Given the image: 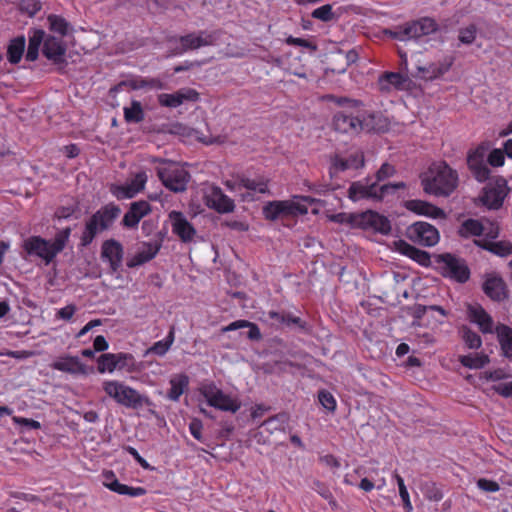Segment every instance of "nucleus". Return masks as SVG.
Here are the masks:
<instances>
[{"label":"nucleus","mask_w":512,"mask_h":512,"mask_svg":"<svg viewBox=\"0 0 512 512\" xmlns=\"http://www.w3.org/2000/svg\"><path fill=\"white\" fill-rule=\"evenodd\" d=\"M217 40V37L213 33L201 32L197 37H194V49L213 45Z\"/></svg>","instance_id":"4d7b16f0"},{"label":"nucleus","mask_w":512,"mask_h":512,"mask_svg":"<svg viewBox=\"0 0 512 512\" xmlns=\"http://www.w3.org/2000/svg\"><path fill=\"white\" fill-rule=\"evenodd\" d=\"M407 235L414 243L428 247L436 245L440 238L438 230L433 225L422 221L410 225Z\"/></svg>","instance_id":"1a4fd4ad"},{"label":"nucleus","mask_w":512,"mask_h":512,"mask_svg":"<svg viewBox=\"0 0 512 512\" xmlns=\"http://www.w3.org/2000/svg\"><path fill=\"white\" fill-rule=\"evenodd\" d=\"M495 331L503 356L512 359V329L505 324H499Z\"/></svg>","instance_id":"72a5a7b5"},{"label":"nucleus","mask_w":512,"mask_h":512,"mask_svg":"<svg viewBox=\"0 0 512 512\" xmlns=\"http://www.w3.org/2000/svg\"><path fill=\"white\" fill-rule=\"evenodd\" d=\"M395 245L401 254L411 258L420 265L428 266L430 264V254L427 251L416 248L404 240L395 242Z\"/></svg>","instance_id":"c85d7f7f"},{"label":"nucleus","mask_w":512,"mask_h":512,"mask_svg":"<svg viewBox=\"0 0 512 512\" xmlns=\"http://www.w3.org/2000/svg\"><path fill=\"white\" fill-rule=\"evenodd\" d=\"M467 319L478 326L483 334L493 333L494 321L486 310L478 303L467 304Z\"/></svg>","instance_id":"4468645a"},{"label":"nucleus","mask_w":512,"mask_h":512,"mask_svg":"<svg viewBox=\"0 0 512 512\" xmlns=\"http://www.w3.org/2000/svg\"><path fill=\"white\" fill-rule=\"evenodd\" d=\"M477 35V26L474 23L459 29L458 40L461 44L471 45L474 43Z\"/></svg>","instance_id":"3c124183"},{"label":"nucleus","mask_w":512,"mask_h":512,"mask_svg":"<svg viewBox=\"0 0 512 512\" xmlns=\"http://www.w3.org/2000/svg\"><path fill=\"white\" fill-rule=\"evenodd\" d=\"M458 333L468 349L477 350L482 346V339L480 335L473 331L469 326L462 325L459 327Z\"/></svg>","instance_id":"a19ab883"},{"label":"nucleus","mask_w":512,"mask_h":512,"mask_svg":"<svg viewBox=\"0 0 512 512\" xmlns=\"http://www.w3.org/2000/svg\"><path fill=\"white\" fill-rule=\"evenodd\" d=\"M120 213L121 209L118 205L114 203H108L102 206L92 216L97 221L100 229L104 231L113 225L115 220L119 217Z\"/></svg>","instance_id":"5701e85b"},{"label":"nucleus","mask_w":512,"mask_h":512,"mask_svg":"<svg viewBox=\"0 0 512 512\" xmlns=\"http://www.w3.org/2000/svg\"><path fill=\"white\" fill-rule=\"evenodd\" d=\"M152 211V207L149 202L145 200H139L132 202L129 209L124 214L122 219L123 227L127 229L137 228L139 222Z\"/></svg>","instance_id":"2eb2a0df"},{"label":"nucleus","mask_w":512,"mask_h":512,"mask_svg":"<svg viewBox=\"0 0 512 512\" xmlns=\"http://www.w3.org/2000/svg\"><path fill=\"white\" fill-rule=\"evenodd\" d=\"M43 55L54 64L66 63L65 54L66 46L62 39L52 35L44 36L43 40Z\"/></svg>","instance_id":"dca6fc26"},{"label":"nucleus","mask_w":512,"mask_h":512,"mask_svg":"<svg viewBox=\"0 0 512 512\" xmlns=\"http://www.w3.org/2000/svg\"><path fill=\"white\" fill-rule=\"evenodd\" d=\"M104 477V486L117 494L128 495L130 497H140L146 494V489L143 487H132L120 483L112 471L104 473Z\"/></svg>","instance_id":"aec40b11"},{"label":"nucleus","mask_w":512,"mask_h":512,"mask_svg":"<svg viewBox=\"0 0 512 512\" xmlns=\"http://www.w3.org/2000/svg\"><path fill=\"white\" fill-rule=\"evenodd\" d=\"M365 165L364 154L361 150H357L351 153L347 158L341 157L339 154H335L330 158L329 173L331 177L339 172H344L349 169H360Z\"/></svg>","instance_id":"9b49d317"},{"label":"nucleus","mask_w":512,"mask_h":512,"mask_svg":"<svg viewBox=\"0 0 512 512\" xmlns=\"http://www.w3.org/2000/svg\"><path fill=\"white\" fill-rule=\"evenodd\" d=\"M407 78L398 72H385L379 77L378 85L382 92H390L392 89H403Z\"/></svg>","instance_id":"7c9ffc66"},{"label":"nucleus","mask_w":512,"mask_h":512,"mask_svg":"<svg viewBox=\"0 0 512 512\" xmlns=\"http://www.w3.org/2000/svg\"><path fill=\"white\" fill-rule=\"evenodd\" d=\"M26 39L23 35L11 39L7 46V60L9 63L18 64L24 54Z\"/></svg>","instance_id":"c9c22d12"},{"label":"nucleus","mask_w":512,"mask_h":512,"mask_svg":"<svg viewBox=\"0 0 512 512\" xmlns=\"http://www.w3.org/2000/svg\"><path fill=\"white\" fill-rule=\"evenodd\" d=\"M332 126L335 131L346 134H358L363 129L362 121L358 117L342 111L333 116Z\"/></svg>","instance_id":"a211bd4d"},{"label":"nucleus","mask_w":512,"mask_h":512,"mask_svg":"<svg viewBox=\"0 0 512 512\" xmlns=\"http://www.w3.org/2000/svg\"><path fill=\"white\" fill-rule=\"evenodd\" d=\"M116 356H124L125 358L119 359V364L117 365V369L119 370H126V371H132L135 366V360L133 355L129 353H115Z\"/></svg>","instance_id":"13d9d810"},{"label":"nucleus","mask_w":512,"mask_h":512,"mask_svg":"<svg viewBox=\"0 0 512 512\" xmlns=\"http://www.w3.org/2000/svg\"><path fill=\"white\" fill-rule=\"evenodd\" d=\"M406 184L404 182L388 183L380 187L376 184V200H382L387 194L394 193L398 189H405Z\"/></svg>","instance_id":"864d4df0"},{"label":"nucleus","mask_w":512,"mask_h":512,"mask_svg":"<svg viewBox=\"0 0 512 512\" xmlns=\"http://www.w3.org/2000/svg\"><path fill=\"white\" fill-rule=\"evenodd\" d=\"M485 230L486 226L481 221L470 218L461 223L457 233L461 238L467 239L472 236L479 237Z\"/></svg>","instance_id":"e433bc0d"},{"label":"nucleus","mask_w":512,"mask_h":512,"mask_svg":"<svg viewBox=\"0 0 512 512\" xmlns=\"http://www.w3.org/2000/svg\"><path fill=\"white\" fill-rule=\"evenodd\" d=\"M174 341V330L171 329L168 333V335L160 340L155 342L150 348L147 349L146 355L148 354H154L157 356H163L165 355L168 350L170 349L171 345Z\"/></svg>","instance_id":"c03bdc74"},{"label":"nucleus","mask_w":512,"mask_h":512,"mask_svg":"<svg viewBox=\"0 0 512 512\" xmlns=\"http://www.w3.org/2000/svg\"><path fill=\"white\" fill-rule=\"evenodd\" d=\"M189 96H185L179 92L173 94L162 93L158 95V102L161 106L176 108L180 106L185 98Z\"/></svg>","instance_id":"09e8293b"},{"label":"nucleus","mask_w":512,"mask_h":512,"mask_svg":"<svg viewBox=\"0 0 512 512\" xmlns=\"http://www.w3.org/2000/svg\"><path fill=\"white\" fill-rule=\"evenodd\" d=\"M45 32L42 29H31L29 31L28 48L25 55L27 61L34 62L39 55V48L43 43Z\"/></svg>","instance_id":"473e14b6"},{"label":"nucleus","mask_w":512,"mask_h":512,"mask_svg":"<svg viewBox=\"0 0 512 512\" xmlns=\"http://www.w3.org/2000/svg\"><path fill=\"white\" fill-rule=\"evenodd\" d=\"M396 173V169L389 163H383L379 170L376 172V182L384 181L385 179L392 177Z\"/></svg>","instance_id":"bf43d9fd"},{"label":"nucleus","mask_w":512,"mask_h":512,"mask_svg":"<svg viewBox=\"0 0 512 512\" xmlns=\"http://www.w3.org/2000/svg\"><path fill=\"white\" fill-rule=\"evenodd\" d=\"M76 312V306L73 304L66 305L59 309L56 313V317L65 321H69Z\"/></svg>","instance_id":"338daca9"},{"label":"nucleus","mask_w":512,"mask_h":512,"mask_svg":"<svg viewBox=\"0 0 512 512\" xmlns=\"http://www.w3.org/2000/svg\"><path fill=\"white\" fill-rule=\"evenodd\" d=\"M318 399L321 405L328 411L334 412L336 410V400L330 392L326 390L319 391Z\"/></svg>","instance_id":"6e6d98bb"},{"label":"nucleus","mask_w":512,"mask_h":512,"mask_svg":"<svg viewBox=\"0 0 512 512\" xmlns=\"http://www.w3.org/2000/svg\"><path fill=\"white\" fill-rule=\"evenodd\" d=\"M144 111L139 101L133 100L130 107H124V118L130 123H139L144 120Z\"/></svg>","instance_id":"49530a36"},{"label":"nucleus","mask_w":512,"mask_h":512,"mask_svg":"<svg viewBox=\"0 0 512 512\" xmlns=\"http://www.w3.org/2000/svg\"><path fill=\"white\" fill-rule=\"evenodd\" d=\"M157 174L163 185L169 190L174 192L185 190L189 174L182 167L171 163L158 168Z\"/></svg>","instance_id":"6e6552de"},{"label":"nucleus","mask_w":512,"mask_h":512,"mask_svg":"<svg viewBox=\"0 0 512 512\" xmlns=\"http://www.w3.org/2000/svg\"><path fill=\"white\" fill-rule=\"evenodd\" d=\"M103 390L115 402L128 408H137L143 403L137 390L117 380L104 381Z\"/></svg>","instance_id":"20e7f679"},{"label":"nucleus","mask_w":512,"mask_h":512,"mask_svg":"<svg viewBox=\"0 0 512 512\" xmlns=\"http://www.w3.org/2000/svg\"><path fill=\"white\" fill-rule=\"evenodd\" d=\"M324 99L336 104L340 107H348V108H358L362 106V102L357 99H352L345 96H335L332 94L324 96Z\"/></svg>","instance_id":"603ef678"},{"label":"nucleus","mask_w":512,"mask_h":512,"mask_svg":"<svg viewBox=\"0 0 512 512\" xmlns=\"http://www.w3.org/2000/svg\"><path fill=\"white\" fill-rule=\"evenodd\" d=\"M123 256L124 248L119 241L108 239L102 243L101 259L108 262L111 273H116L121 268Z\"/></svg>","instance_id":"f8f14e48"},{"label":"nucleus","mask_w":512,"mask_h":512,"mask_svg":"<svg viewBox=\"0 0 512 512\" xmlns=\"http://www.w3.org/2000/svg\"><path fill=\"white\" fill-rule=\"evenodd\" d=\"M423 191L437 197L450 196L458 186V173L445 161L432 163L420 175Z\"/></svg>","instance_id":"f257e3e1"},{"label":"nucleus","mask_w":512,"mask_h":512,"mask_svg":"<svg viewBox=\"0 0 512 512\" xmlns=\"http://www.w3.org/2000/svg\"><path fill=\"white\" fill-rule=\"evenodd\" d=\"M267 317L273 323L283 325V326H296L300 330L306 331L307 330V323L303 321L300 317L294 316L289 312L286 311H269L267 312Z\"/></svg>","instance_id":"c756f323"},{"label":"nucleus","mask_w":512,"mask_h":512,"mask_svg":"<svg viewBox=\"0 0 512 512\" xmlns=\"http://www.w3.org/2000/svg\"><path fill=\"white\" fill-rule=\"evenodd\" d=\"M208 405L224 412L236 413L242 406L237 396L224 393L214 384H204L199 388Z\"/></svg>","instance_id":"39448f33"},{"label":"nucleus","mask_w":512,"mask_h":512,"mask_svg":"<svg viewBox=\"0 0 512 512\" xmlns=\"http://www.w3.org/2000/svg\"><path fill=\"white\" fill-rule=\"evenodd\" d=\"M504 155L501 149H493L488 155V163L493 167H501L505 162Z\"/></svg>","instance_id":"052dcab7"},{"label":"nucleus","mask_w":512,"mask_h":512,"mask_svg":"<svg viewBox=\"0 0 512 512\" xmlns=\"http://www.w3.org/2000/svg\"><path fill=\"white\" fill-rule=\"evenodd\" d=\"M435 262L442 276L451 278L459 283H465L470 278V269L466 261L451 253L437 254Z\"/></svg>","instance_id":"7ed1b4c3"},{"label":"nucleus","mask_w":512,"mask_h":512,"mask_svg":"<svg viewBox=\"0 0 512 512\" xmlns=\"http://www.w3.org/2000/svg\"><path fill=\"white\" fill-rule=\"evenodd\" d=\"M458 360L464 367L469 369H481L490 362L489 356L485 353L461 355Z\"/></svg>","instance_id":"ea45409f"},{"label":"nucleus","mask_w":512,"mask_h":512,"mask_svg":"<svg viewBox=\"0 0 512 512\" xmlns=\"http://www.w3.org/2000/svg\"><path fill=\"white\" fill-rule=\"evenodd\" d=\"M289 415L287 413H279L265 420L260 426L258 434L273 435L275 433H284L288 427Z\"/></svg>","instance_id":"b1692460"},{"label":"nucleus","mask_w":512,"mask_h":512,"mask_svg":"<svg viewBox=\"0 0 512 512\" xmlns=\"http://www.w3.org/2000/svg\"><path fill=\"white\" fill-rule=\"evenodd\" d=\"M171 388L168 396L171 400H178L179 397L187 390L189 385V377L184 374H176L170 379Z\"/></svg>","instance_id":"58836bf2"},{"label":"nucleus","mask_w":512,"mask_h":512,"mask_svg":"<svg viewBox=\"0 0 512 512\" xmlns=\"http://www.w3.org/2000/svg\"><path fill=\"white\" fill-rule=\"evenodd\" d=\"M12 420L15 424L24 426L28 430H37V429L41 428L40 422L33 420V419L24 418V417H20V416H14Z\"/></svg>","instance_id":"680f3d73"},{"label":"nucleus","mask_w":512,"mask_h":512,"mask_svg":"<svg viewBox=\"0 0 512 512\" xmlns=\"http://www.w3.org/2000/svg\"><path fill=\"white\" fill-rule=\"evenodd\" d=\"M242 328H248L247 338L253 341H259L262 338V334L260 332L259 327L248 320H237L230 323L227 326L222 327L221 332L226 333Z\"/></svg>","instance_id":"f704fd0d"},{"label":"nucleus","mask_w":512,"mask_h":512,"mask_svg":"<svg viewBox=\"0 0 512 512\" xmlns=\"http://www.w3.org/2000/svg\"><path fill=\"white\" fill-rule=\"evenodd\" d=\"M161 248V243L155 242H144L142 249L138 251L127 263L128 267L133 268L136 266L143 265L152 260Z\"/></svg>","instance_id":"bb28decb"},{"label":"nucleus","mask_w":512,"mask_h":512,"mask_svg":"<svg viewBox=\"0 0 512 512\" xmlns=\"http://www.w3.org/2000/svg\"><path fill=\"white\" fill-rule=\"evenodd\" d=\"M509 192L505 178L497 176L482 189L479 200L488 209L498 210Z\"/></svg>","instance_id":"423d86ee"},{"label":"nucleus","mask_w":512,"mask_h":512,"mask_svg":"<svg viewBox=\"0 0 512 512\" xmlns=\"http://www.w3.org/2000/svg\"><path fill=\"white\" fill-rule=\"evenodd\" d=\"M405 207L416 214L424 215L431 218H446L443 209L423 200H409Z\"/></svg>","instance_id":"393cba45"},{"label":"nucleus","mask_w":512,"mask_h":512,"mask_svg":"<svg viewBox=\"0 0 512 512\" xmlns=\"http://www.w3.org/2000/svg\"><path fill=\"white\" fill-rule=\"evenodd\" d=\"M474 244L500 257H506L512 254V243L509 241L491 242L483 239L474 240Z\"/></svg>","instance_id":"2f4dec72"},{"label":"nucleus","mask_w":512,"mask_h":512,"mask_svg":"<svg viewBox=\"0 0 512 512\" xmlns=\"http://www.w3.org/2000/svg\"><path fill=\"white\" fill-rule=\"evenodd\" d=\"M239 185L242 186V188H246L248 190H252L255 192H259L262 194L268 193V180L261 177L259 179H250L246 177H241L239 179Z\"/></svg>","instance_id":"a18cd8bd"},{"label":"nucleus","mask_w":512,"mask_h":512,"mask_svg":"<svg viewBox=\"0 0 512 512\" xmlns=\"http://www.w3.org/2000/svg\"><path fill=\"white\" fill-rule=\"evenodd\" d=\"M70 234L71 229L67 227L56 233L53 241L46 240L41 236H30L23 241L22 247L29 256H36L48 265L63 251Z\"/></svg>","instance_id":"f03ea898"},{"label":"nucleus","mask_w":512,"mask_h":512,"mask_svg":"<svg viewBox=\"0 0 512 512\" xmlns=\"http://www.w3.org/2000/svg\"><path fill=\"white\" fill-rule=\"evenodd\" d=\"M122 358L125 357L122 356ZM119 359H121V356H116V354L114 353H104L100 355L99 358L97 359L98 372L101 374L105 372L112 373L115 369H117Z\"/></svg>","instance_id":"37998d69"},{"label":"nucleus","mask_w":512,"mask_h":512,"mask_svg":"<svg viewBox=\"0 0 512 512\" xmlns=\"http://www.w3.org/2000/svg\"><path fill=\"white\" fill-rule=\"evenodd\" d=\"M406 25L409 32V40H418L438 30L436 21L429 17L406 23Z\"/></svg>","instance_id":"412c9836"},{"label":"nucleus","mask_w":512,"mask_h":512,"mask_svg":"<svg viewBox=\"0 0 512 512\" xmlns=\"http://www.w3.org/2000/svg\"><path fill=\"white\" fill-rule=\"evenodd\" d=\"M288 217L307 214L308 208L294 201L287 200Z\"/></svg>","instance_id":"0e129e2a"},{"label":"nucleus","mask_w":512,"mask_h":512,"mask_svg":"<svg viewBox=\"0 0 512 512\" xmlns=\"http://www.w3.org/2000/svg\"><path fill=\"white\" fill-rule=\"evenodd\" d=\"M287 200L271 201L264 205L262 212L267 220L274 221L281 217H288Z\"/></svg>","instance_id":"4c0bfd02"},{"label":"nucleus","mask_w":512,"mask_h":512,"mask_svg":"<svg viewBox=\"0 0 512 512\" xmlns=\"http://www.w3.org/2000/svg\"><path fill=\"white\" fill-rule=\"evenodd\" d=\"M484 293L494 301H503L508 297L507 285L502 277L492 275L483 283Z\"/></svg>","instance_id":"4be33fe9"},{"label":"nucleus","mask_w":512,"mask_h":512,"mask_svg":"<svg viewBox=\"0 0 512 512\" xmlns=\"http://www.w3.org/2000/svg\"><path fill=\"white\" fill-rule=\"evenodd\" d=\"M172 226V232L183 242L192 240V224L188 222L184 214L173 210L168 214Z\"/></svg>","instance_id":"6ab92c4d"},{"label":"nucleus","mask_w":512,"mask_h":512,"mask_svg":"<svg viewBox=\"0 0 512 512\" xmlns=\"http://www.w3.org/2000/svg\"><path fill=\"white\" fill-rule=\"evenodd\" d=\"M286 43L288 45L305 47V48L310 49L311 51H316L317 50V46L315 44H313L312 42H310V41H308L306 39H303V38H295L293 36H289L286 39Z\"/></svg>","instance_id":"69168bd1"},{"label":"nucleus","mask_w":512,"mask_h":512,"mask_svg":"<svg viewBox=\"0 0 512 512\" xmlns=\"http://www.w3.org/2000/svg\"><path fill=\"white\" fill-rule=\"evenodd\" d=\"M489 148V142H482L474 150H470L467 155L468 168L474 178L480 183H483L490 178L491 171L484 162Z\"/></svg>","instance_id":"0eeeda50"},{"label":"nucleus","mask_w":512,"mask_h":512,"mask_svg":"<svg viewBox=\"0 0 512 512\" xmlns=\"http://www.w3.org/2000/svg\"><path fill=\"white\" fill-rule=\"evenodd\" d=\"M359 214H348V213H337L329 216V219L332 222L340 223V224H350L352 226L359 227Z\"/></svg>","instance_id":"5fc2aeb1"},{"label":"nucleus","mask_w":512,"mask_h":512,"mask_svg":"<svg viewBox=\"0 0 512 512\" xmlns=\"http://www.w3.org/2000/svg\"><path fill=\"white\" fill-rule=\"evenodd\" d=\"M311 16L315 19L321 20L323 22H329L332 20H337L340 16L339 13H336L332 10V6L330 4H325L319 8L313 10Z\"/></svg>","instance_id":"8fccbe9b"},{"label":"nucleus","mask_w":512,"mask_h":512,"mask_svg":"<svg viewBox=\"0 0 512 512\" xmlns=\"http://www.w3.org/2000/svg\"><path fill=\"white\" fill-rule=\"evenodd\" d=\"M54 370L69 373V374H83L85 373V365L80 361L77 356H63L59 357L50 364Z\"/></svg>","instance_id":"a878e982"},{"label":"nucleus","mask_w":512,"mask_h":512,"mask_svg":"<svg viewBox=\"0 0 512 512\" xmlns=\"http://www.w3.org/2000/svg\"><path fill=\"white\" fill-rule=\"evenodd\" d=\"M147 179V175L144 171L138 172L125 184L112 185L110 187V192L119 200L131 199L145 188Z\"/></svg>","instance_id":"9d476101"},{"label":"nucleus","mask_w":512,"mask_h":512,"mask_svg":"<svg viewBox=\"0 0 512 512\" xmlns=\"http://www.w3.org/2000/svg\"><path fill=\"white\" fill-rule=\"evenodd\" d=\"M103 231L100 229V226L98 225L97 221L91 216L85 223V228L82 232V235L80 237V245L82 247L89 246L97 234L99 232Z\"/></svg>","instance_id":"79ce46f5"},{"label":"nucleus","mask_w":512,"mask_h":512,"mask_svg":"<svg viewBox=\"0 0 512 512\" xmlns=\"http://www.w3.org/2000/svg\"><path fill=\"white\" fill-rule=\"evenodd\" d=\"M205 200L208 207L213 208L219 213H229L235 208L234 201L216 186H212L209 191L206 192Z\"/></svg>","instance_id":"f3484780"},{"label":"nucleus","mask_w":512,"mask_h":512,"mask_svg":"<svg viewBox=\"0 0 512 512\" xmlns=\"http://www.w3.org/2000/svg\"><path fill=\"white\" fill-rule=\"evenodd\" d=\"M348 198L354 202L361 199L376 200V182L364 184L361 181L352 182L348 189Z\"/></svg>","instance_id":"cd10ccee"},{"label":"nucleus","mask_w":512,"mask_h":512,"mask_svg":"<svg viewBox=\"0 0 512 512\" xmlns=\"http://www.w3.org/2000/svg\"><path fill=\"white\" fill-rule=\"evenodd\" d=\"M359 227L363 229H373L384 235L391 232V223L389 219L375 211L368 210L359 214Z\"/></svg>","instance_id":"ddd939ff"},{"label":"nucleus","mask_w":512,"mask_h":512,"mask_svg":"<svg viewBox=\"0 0 512 512\" xmlns=\"http://www.w3.org/2000/svg\"><path fill=\"white\" fill-rule=\"evenodd\" d=\"M49 23V29L55 33L60 34L61 36H66L69 30V23L60 15L50 14L47 17Z\"/></svg>","instance_id":"de8ad7c7"},{"label":"nucleus","mask_w":512,"mask_h":512,"mask_svg":"<svg viewBox=\"0 0 512 512\" xmlns=\"http://www.w3.org/2000/svg\"><path fill=\"white\" fill-rule=\"evenodd\" d=\"M477 487L485 492H497L500 489V486L496 481L489 480L486 478L478 479Z\"/></svg>","instance_id":"e2e57ef3"},{"label":"nucleus","mask_w":512,"mask_h":512,"mask_svg":"<svg viewBox=\"0 0 512 512\" xmlns=\"http://www.w3.org/2000/svg\"><path fill=\"white\" fill-rule=\"evenodd\" d=\"M389 34L393 39H397L399 41L409 40V37H408L409 32H408L406 24L403 26L396 27L395 30H393V31H389Z\"/></svg>","instance_id":"774afa93"}]
</instances>
